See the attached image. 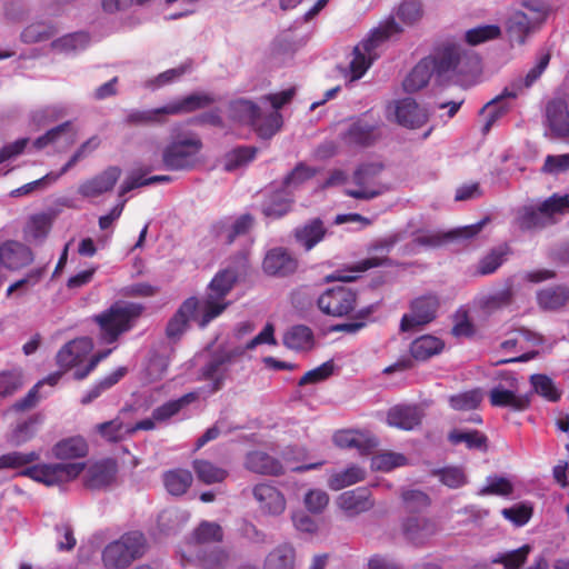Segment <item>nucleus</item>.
I'll list each match as a JSON object with an SVG mask.
<instances>
[{
	"instance_id": "f257e3e1",
	"label": "nucleus",
	"mask_w": 569,
	"mask_h": 569,
	"mask_svg": "<svg viewBox=\"0 0 569 569\" xmlns=\"http://www.w3.org/2000/svg\"><path fill=\"white\" fill-rule=\"evenodd\" d=\"M201 147L202 143L196 136L178 137L164 148L152 138L142 143L141 152L149 171L161 167L168 170H186L196 164Z\"/></svg>"
},
{
	"instance_id": "f03ea898",
	"label": "nucleus",
	"mask_w": 569,
	"mask_h": 569,
	"mask_svg": "<svg viewBox=\"0 0 569 569\" xmlns=\"http://www.w3.org/2000/svg\"><path fill=\"white\" fill-rule=\"evenodd\" d=\"M293 94L295 89L291 88L263 97L261 101L270 102L273 108L268 114H263L260 108L250 100H233L229 104V117L236 122L251 126L259 137L268 139L272 137L282 124V117L278 109L289 102Z\"/></svg>"
},
{
	"instance_id": "7ed1b4c3",
	"label": "nucleus",
	"mask_w": 569,
	"mask_h": 569,
	"mask_svg": "<svg viewBox=\"0 0 569 569\" xmlns=\"http://www.w3.org/2000/svg\"><path fill=\"white\" fill-rule=\"evenodd\" d=\"M402 31L403 28L393 17H389L381 21L378 27L370 30L352 50V58L349 62L350 80L356 81L361 79L379 58L381 44L399 36Z\"/></svg>"
},
{
	"instance_id": "20e7f679",
	"label": "nucleus",
	"mask_w": 569,
	"mask_h": 569,
	"mask_svg": "<svg viewBox=\"0 0 569 569\" xmlns=\"http://www.w3.org/2000/svg\"><path fill=\"white\" fill-rule=\"evenodd\" d=\"M431 59L436 76L441 80L463 82L476 76L480 68V59L475 51L453 42L443 44Z\"/></svg>"
},
{
	"instance_id": "39448f33",
	"label": "nucleus",
	"mask_w": 569,
	"mask_h": 569,
	"mask_svg": "<svg viewBox=\"0 0 569 569\" xmlns=\"http://www.w3.org/2000/svg\"><path fill=\"white\" fill-rule=\"evenodd\" d=\"M211 93L196 92L181 99L171 101L163 107L148 110H131L126 117V122L134 126L163 123L166 117L193 112L204 109L216 102Z\"/></svg>"
},
{
	"instance_id": "423d86ee",
	"label": "nucleus",
	"mask_w": 569,
	"mask_h": 569,
	"mask_svg": "<svg viewBox=\"0 0 569 569\" xmlns=\"http://www.w3.org/2000/svg\"><path fill=\"white\" fill-rule=\"evenodd\" d=\"M238 278L239 271L233 267L226 268L213 277L207 288L206 297L199 300L201 307L200 328L208 326L227 309L230 305L227 297Z\"/></svg>"
},
{
	"instance_id": "0eeeda50",
	"label": "nucleus",
	"mask_w": 569,
	"mask_h": 569,
	"mask_svg": "<svg viewBox=\"0 0 569 569\" xmlns=\"http://www.w3.org/2000/svg\"><path fill=\"white\" fill-rule=\"evenodd\" d=\"M93 343L90 338L82 337L66 343L57 353V365L63 369L69 370L77 368L74 378L81 380L86 378L101 361L111 353V349L99 352L92 356L88 361L87 357L92 351Z\"/></svg>"
},
{
	"instance_id": "6e6552de",
	"label": "nucleus",
	"mask_w": 569,
	"mask_h": 569,
	"mask_svg": "<svg viewBox=\"0 0 569 569\" xmlns=\"http://www.w3.org/2000/svg\"><path fill=\"white\" fill-rule=\"evenodd\" d=\"M141 312L142 307L139 305L117 302L94 316L93 319L100 329V340L103 343L116 342L119 336L132 328Z\"/></svg>"
},
{
	"instance_id": "1a4fd4ad",
	"label": "nucleus",
	"mask_w": 569,
	"mask_h": 569,
	"mask_svg": "<svg viewBox=\"0 0 569 569\" xmlns=\"http://www.w3.org/2000/svg\"><path fill=\"white\" fill-rule=\"evenodd\" d=\"M549 61L550 54H542L538 59L537 63L527 72L523 78L520 77L513 80L508 87L505 88L500 96L496 97L493 100L487 103L485 109L488 112V119L483 128L485 131H488L497 121V119H499L508 111L509 104L505 103V98L515 99L521 92H523V90L530 88L547 69Z\"/></svg>"
},
{
	"instance_id": "9d476101",
	"label": "nucleus",
	"mask_w": 569,
	"mask_h": 569,
	"mask_svg": "<svg viewBox=\"0 0 569 569\" xmlns=\"http://www.w3.org/2000/svg\"><path fill=\"white\" fill-rule=\"evenodd\" d=\"M244 349L240 346L232 348H219L214 350L199 370V380L208 381L206 389L208 395L221 390L229 377L230 367L234 360L243 356Z\"/></svg>"
},
{
	"instance_id": "9b49d317",
	"label": "nucleus",
	"mask_w": 569,
	"mask_h": 569,
	"mask_svg": "<svg viewBox=\"0 0 569 569\" xmlns=\"http://www.w3.org/2000/svg\"><path fill=\"white\" fill-rule=\"evenodd\" d=\"M144 549L143 535L138 531L128 532L106 546L102 552V561L108 569H121L140 558Z\"/></svg>"
},
{
	"instance_id": "f8f14e48",
	"label": "nucleus",
	"mask_w": 569,
	"mask_h": 569,
	"mask_svg": "<svg viewBox=\"0 0 569 569\" xmlns=\"http://www.w3.org/2000/svg\"><path fill=\"white\" fill-rule=\"evenodd\" d=\"M569 212L568 196L553 194L545 200L538 209L522 207L518 210L516 222L520 229L542 228L555 222V214Z\"/></svg>"
},
{
	"instance_id": "ddd939ff",
	"label": "nucleus",
	"mask_w": 569,
	"mask_h": 569,
	"mask_svg": "<svg viewBox=\"0 0 569 569\" xmlns=\"http://www.w3.org/2000/svg\"><path fill=\"white\" fill-rule=\"evenodd\" d=\"M84 467L83 462L39 463L26 467L18 475L51 487L74 480L84 470Z\"/></svg>"
},
{
	"instance_id": "4468645a",
	"label": "nucleus",
	"mask_w": 569,
	"mask_h": 569,
	"mask_svg": "<svg viewBox=\"0 0 569 569\" xmlns=\"http://www.w3.org/2000/svg\"><path fill=\"white\" fill-rule=\"evenodd\" d=\"M386 117L407 129H419L429 120L428 111L412 98L393 100L388 103Z\"/></svg>"
},
{
	"instance_id": "2eb2a0df",
	"label": "nucleus",
	"mask_w": 569,
	"mask_h": 569,
	"mask_svg": "<svg viewBox=\"0 0 569 569\" xmlns=\"http://www.w3.org/2000/svg\"><path fill=\"white\" fill-rule=\"evenodd\" d=\"M382 170L379 163H369L359 167L353 174V188H348L346 194L358 200H371L382 194L387 188L378 181Z\"/></svg>"
},
{
	"instance_id": "dca6fc26",
	"label": "nucleus",
	"mask_w": 569,
	"mask_h": 569,
	"mask_svg": "<svg viewBox=\"0 0 569 569\" xmlns=\"http://www.w3.org/2000/svg\"><path fill=\"white\" fill-rule=\"evenodd\" d=\"M319 309L332 317H343L352 312L357 306V293L347 286L327 289L318 298Z\"/></svg>"
},
{
	"instance_id": "f3484780",
	"label": "nucleus",
	"mask_w": 569,
	"mask_h": 569,
	"mask_svg": "<svg viewBox=\"0 0 569 569\" xmlns=\"http://www.w3.org/2000/svg\"><path fill=\"white\" fill-rule=\"evenodd\" d=\"M400 240L399 234H389L385 238L378 239L375 242H372L368 251L369 252H379L380 256H373L369 257L367 259H363L356 264L352 266L350 269V272L353 274L348 276H340L339 279L343 281H352L359 277L361 272H365L369 269L377 268L380 266L390 264V259L387 257V254L390 252V250L393 248V246Z\"/></svg>"
},
{
	"instance_id": "a211bd4d",
	"label": "nucleus",
	"mask_w": 569,
	"mask_h": 569,
	"mask_svg": "<svg viewBox=\"0 0 569 569\" xmlns=\"http://www.w3.org/2000/svg\"><path fill=\"white\" fill-rule=\"evenodd\" d=\"M519 383L513 376H507L495 386L489 393L490 403L495 407H508L513 410H523L528 407L527 397L518 395Z\"/></svg>"
},
{
	"instance_id": "6ab92c4d",
	"label": "nucleus",
	"mask_w": 569,
	"mask_h": 569,
	"mask_svg": "<svg viewBox=\"0 0 569 569\" xmlns=\"http://www.w3.org/2000/svg\"><path fill=\"white\" fill-rule=\"evenodd\" d=\"M540 27L541 18H528L522 10L510 13L505 22V30L511 47L523 46L529 36Z\"/></svg>"
},
{
	"instance_id": "aec40b11",
	"label": "nucleus",
	"mask_w": 569,
	"mask_h": 569,
	"mask_svg": "<svg viewBox=\"0 0 569 569\" xmlns=\"http://www.w3.org/2000/svg\"><path fill=\"white\" fill-rule=\"evenodd\" d=\"M122 170L117 166H110L100 173L82 181L78 187V193L86 199H94L107 192H110L118 180Z\"/></svg>"
},
{
	"instance_id": "412c9836",
	"label": "nucleus",
	"mask_w": 569,
	"mask_h": 569,
	"mask_svg": "<svg viewBox=\"0 0 569 569\" xmlns=\"http://www.w3.org/2000/svg\"><path fill=\"white\" fill-rule=\"evenodd\" d=\"M439 301L436 296H423L411 302L410 313L403 315L400 323L402 331H409L415 327L423 326L436 317Z\"/></svg>"
},
{
	"instance_id": "4be33fe9",
	"label": "nucleus",
	"mask_w": 569,
	"mask_h": 569,
	"mask_svg": "<svg viewBox=\"0 0 569 569\" xmlns=\"http://www.w3.org/2000/svg\"><path fill=\"white\" fill-rule=\"evenodd\" d=\"M77 140V132L71 122H63L48 130L32 142V148L42 150L52 147L57 152L68 150Z\"/></svg>"
},
{
	"instance_id": "5701e85b",
	"label": "nucleus",
	"mask_w": 569,
	"mask_h": 569,
	"mask_svg": "<svg viewBox=\"0 0 569 569\" xmlns=\"http://www.w3.org/2000/svg\"><path fill=\"white\" fill-rule=\"evenodd\" d=\"M182 557L198 569H224L229 563V553L221 547L186 550Z\"/></svg>"
},
{
	"instance_id": "b1692460",
	"label": "nucleus",
	"mask_w": 569,
	"mask_h": 569,
	"mask_svg": "<svg viewBox=\"0 0 569 569\" xmlns=\"http://www.w3.org/2000/svg\"><path fill=\"white\" fill-rule=\"evenodd\" d=\"M336 503L349 518L357 517L360 513L370 510L375 505L369 489L365 487L342 492L338 496Z\"/></svg>"
},
{
	"instance_id": "393cba45",
	"label": "nucleus",
	"mask_w": 569,
	"mask_h": 569,
	"mask_svg": "<svg viewBox=\"0 0 569 569\" xmlns=\"http://www.w3.org/2000/svg\"><path fill=\"white\" fill-rule=\"evenodd\" d=\"M201 307L199 299L191 297L188 298L167 326V335L170 338H176L182 335L190 321H194L200 327Z\"/></svg>"
},
{
	"instance_id": "a878e982",
	"label": "nucleus",
	"mask_w": 569,
	"mask_h": 569,
	"mask_svg": "<svg viewBox=\"0 0 569 569\" xmlns=\"http://www.w3.org/2000/svg\"><path fill=\"white\" fill-rule=\"evenodd\" d=\"M253 497L262 513L279 516L286 510V499L282 492L270 483H259L252 490Z\"/></svg>"
},
{
	"instance_id": "bb28decb",
	"label": "nucleus",
	"mask_w": 569,
	"mask_h": 569,
	"mask_svg": "<svg viewBox=\"0 0 569 569\" xmlns=\"http://www.w3.org/2000/svg\"><path fill=\"white\" fill-rule=\"evenodd\" d=\"M439 531L437 522L426 517H409L402 523L405 538L412 545L422 546Z\"/></svg>"
},
{
	"instance_id": "cd10ccee",
	"label": "nucleus",
	"mask_w": 569,
	"mask_h": 569,
	"mask_svg": "<svg viewBox=\"0 0 569 569\" xmlns=\"http://www.w3.org/2000/svg\"><path fill=\"white\" fill-rule=\"evenodd\" d=\"M118 466L113 459H103L91 463L84 475V485L90 489H100L111 485L117 477Z\"/></svg>"
},
{
	"instance_id": "c85d7f7f",
	"label": "nucleus",
	"mask_w": 569,
	"mask_h": 569,
	"mask_svg": "<svg viewBox=\"0 0 569 569\" xmlns=\"http://www.w3.org/2000/svg\"><path fill=\"white\" fill-rule=\"evenodd\" d=\"M546 119L552 137L565 138L569 136V111L562 99H553L548 102Z\"/></svg>"
},
{
	"instance_id": "c756f323",
	"label": "nucleus",
	"mask_w": 569,
	"mask_h": 569,
	"mask_svg": "<svg viewBox=\"0 0 569 569\" xmlns=\"http://www.w3.org/2000/svg\"><path fill=\"white\" fill-rule=\"evenodd\" d=\"M1 267L17 270L33 261L31 250L21 242L9 240L0 243Z\"/></svg>"
},
{
	"instance_id": "7c9ffc66",
	"label": "nucleus",
	"mask_w": 569,
	"mask_h": 569,
	"mask_svg": "<svg viewBox=\"0 0 569 569\" xmlns=\"http://www.w3.org/2000/svg\"><path fill=\"white\" fill-rule=\"evenodd\" d=\"M483 224H485V220H482L478 223H475V224H470V226H466L463 228L452 230L445 234H442L440 232H433V231L421 233L415 238L413 243L417 246H422V247H427V248H437V247H440L442 243H445L448 239L471 238L481 230Z\"/></svg>"
},
{
	"instance_id": "2f4dec72",
	"label": "nucleus",
	"mask_w": 569,
	"mask_h": 569,
	"mask_svg": "<svg viewBox=\"0 0 569 569\" xmlns=\"http://www.w3.org/2000/svg\"><path fill=\"white\" fill-rule=\"evenodd\" d=\"M380 137L379 126L366 120L352 123L342 136L343 142L352 147H367Z\"/></svg>"
},
{
	"instance_id": "473e14b6",
	"label": "nucleus",
	"mask_w": 569,
	"mask_h": 569,
	"mask_svg": "<svg viewBox=\"0 0 569 569\" xmlns=\"http://www.w3.org/2000/svg\"><path fill=\"white\" fill-rule=\"evenodd\" d=\"M433 73L436 74L435 61L431 57L423 58L405 78L402 82L403 90L412 93L423 89Z\"/></svg>"
},
{
	"instance_id": "72a5a7b5",
	"label": "nucleus",
	"mask_w": 569,
	"mask_h": 569,
	"mask_svg": "<svg viewBox=\"0 0 569 569\" xmlns=\"http://www.w3.org/2000/svg\"><path fill=\"white\" fill-rule=\"evenodd\" d=\"M252 223L253 218L250 214H242L234 220L228 218L217 222L213 231L222 242L231 243L237 237L247 233Z\"/></svg>"
},
{
	"instance_id": "f704fd0d",
	"label": "nucleus",
	"mask_w": 569,
	"mask_h": 569,
	"mask_svg": "<svg viewBox=\"0 0 569 569\" xmlns=\"http://www.w3.org/2000/svg\"><path fill=\"white\" fill-rule=\"evenodd\" d=\"M223 539V530L217 522L202 521L193 530L187 546V550L194 548H208V545L213 542H221Z\"/></svg>"
},
{
	"instance_id": "c9c22d12",
	"label": "nucleus",
	"mask_w": 569,
	"mask_h": 569,
	"mask_svg": "<svg viewBox=\"0 0 569 569\" xmlns=\"http://www.w3.org/2000/svg\"><path fill=\"white\" fill-rule=\"evenodd\" d=\"M297 262L281 248L270 250L263 260V270L271 276H286L293 272Z\"/></svg>"
},
{
	"instance_id": "e433bc0d",
	"label": "nucleus",
	"mask_w": 569,
	"mask_h": 569,
	"mask_svg": "<svg viewBox=\"0 0 569 569\" xmlns=\"http://www.w3.org/2000/svg\"><path fill=\"white\" fill-rule=\"evenodd\" d=\"M244 466L248 470L260 475L278 476L283 472L282 463L261 450L249 452Z\"/></svg>"
},
{
	"instance_id": "4c0bfd02",
	"label": "nucleus",
	"mask_w": 569,
	"mask_h": 569,
	"mask_svg": "<svg viewBox=\"0 0 569 569\" xmlns=\"http://www.w3.org/2000/svg\"><path fill=\"white\" fill-rule=\"evenodd\" d=\"M420 421L421 413L416 406H395L387 413V423L403 430H412Z\"/></svg>"
},
{
	"instance_id": "58836bf2",
	"label": "nucleus",
	"mask_w": 569,
	"mask_h": 569,
	"mask_svg": "<svg viewBox=\"0 0 569 569\" xmlns=\"http://www.w3.org/2000/svg\"><path fill=\"white\" fill-rule=\"evenodd\" d=\"M283 345L297 352L309 351L315 347L312 330L303 325L292 326L283 333Z\"/></svg>"
},
{
	"instance_id": "ea45409f",
	"label": "nucleus",
	"mask_w": 569,
	"mask_h": 569,
	"mask_svg": "<svg viewBox=\"0 0 569 569\" xmlns=\"http://www.w3.org/2000/svg\"><path fill=\"white\" fill-rule=\"evenodd\" d=\"M88 452V445L82 437H71L56 443L52 455L59 460H70L84 457Z\"/></svg>"
},
{
	"instance_id": "a19ab883",
	"label": "nucleus",
	"mask_w": 569,
	"mask_h": 569,
	"mask_svg": "<svg viewBox=\"0 0 569 569\" xmlns=\"http://www.w3.org/2000/svg\"><path fill=\"white\" fill-rule=\"evenodd\" d=\"M325 234L326 229L320 219H313L297 228L295 231L297 242L300 243L306 250H311L325 238Z\"/></svg>"
},
{
	"instance_id": "79ce46f5",
	"label": "nucleus",
	"mask_w": 569,
	"mask_h": 569,
	"mask_svg": "<svg viewBox=\"0 0 569 569\" xmlns=\"http://www.w3.org/2000/svg\"><path fill=\"white\" fill-rule=\"evenodd\" d=\"M502 36V28L497 24H478L465 31L463 40L470 47L495 41Z\"/></svg>"
},
{
	"instance_id": "37998d69",
	"label": "nucleus",
	"mask_w": 569,
	"mask_h": 569,
	"mask_svg": "<svg viewBox=\"0 0 569 569\" xmlns=\"http://www.w3.org/2000/svg\"><path fill=\"white\" fill-rule=\"evenodd\" d=\"M445 343L433 336H421L410 345V353L416 360H427L442 351Z\"/></svg>"
},
{
	"instance_id": "c03bdc74",
	"label": "nucleus",
	"mask_w": 569,
	"mask_h": 569,
	"mask_svg": "<svg viewBox=\"0 0 569 569\" xmlns=\"http://www.w3.org/2000/svg\"><path fill=\"white\" fill-rule=\"evenodd\" d=\"M198 398L199 392L192 391L183 395L179 399L167 401L152 411L153 419L159 423L166 422Z\"/></svg>"
},
{
	"instance_id": "a18cd8bd",
	"label": "nucleus",
	"mask_w": 569,
	"mask_h": 569,
	"mask_svg": "<svg viewBox=\"0 0 569 569\" xmlns=\"http://www.w3.org/2000/svg\"><path fill=\"white\" fill-rule=\"evenodd\" d=\"M296 552L288 543L280 545L266 557L263 569H293Z\"/></svg>"
},
{
	"instance_id": "49530a36",
	"label": "nucleus",
	"mask_w": 569,
	"mask_h": 569,
	"mask_svg": "<svg viewBox=\"0 0 569 569\" xmlns=\"http://www.w3.org/2000/svg\"><path fill=\"white\" fill-rule=\"evenodd\" d=\"M292 203L290 191L284 187L282 190L271 193L268 200L263 203L262 212L267 217L279 218L286 214Z\"/></svg>"
},
{
	"instance_id": "de8ad7c7",
	"label": "nucleus",
	"mask_w": 569,
	"mask_h": 569,
	"mask_svg": "<svg viewBox=\"0 0 569 569\" xmlns=\"http://www.w3.org/2000/svg\"><path fill=\"white\" fill-rule=\"evenodd\" d=\"M192 466L197 478L206 485L222 482L229 475L227 469L209 460H194Z\"/></svg>"
},
{
	"instance_id": "09e8293b",
	"label": "nucleus",
	"mask_w": 569,
	"mask_h": 569,
	"mask_svg": "<svg viewBox=\"0 0 569 569\" xmlns=\"http://www.w3.org/2000/svg\"><path fill=\"white\" fill-rule=\"evenodd\" d=\"M366 477V471L358 466H350L345 470L333 472L328 479L330 489L338 491L346 487L356 485L362 481Z\"/></svg>"
},
{
	"instance_id": "8fccbe9b",
	"label": "nucleus",
	"mask_w": 569,
	"mask_h": 569,
	"mask_svg": "<svg viewBox=\"0 0 569 569\" xmlns=\"http://www.w3.org/2000/svg\"><path fill=\"white\" fill-rule=\"evenodd\" d=\"M166 489L173 496L183 495L192 483V475L188 470L168 471L163 477Z\"/></svg>"
},
{
	"instance_id": "3c124183",
	"label": "nucleus",
	"mask_w": 569,
	"mask_h": 569,
	"mask_svg": "<svg viewBox=\"0 0 569 569\" xmlns=\"http://www.w3.org/2000/svg\"><path fill=\"white\" fill-rule=\"evenodd\" d=\"M57 33V28L46 21L29 24L21 33V40L26 43L47 41Z\"/></svg>"
},
{
	"instance_id": "603ef678",
	"label": "nucleus",
	"mask_w": 569,
	"mask_h": 569,
	"mask_svg": "<svg viewBox=\"0 0 569 569\" xmlns=\"http://www.w3.org/2000/svg\"><path fill=\"white\" fill-rule=\"evenodd\" d=\"M89 36L84 32H74L63 36L52 42V48L61 53H73L83 50L89 44Z\"/></svg>"
},
{
	"instance_id": "864d4df0",
	"label": "nucleus",
	"mask_w": 569,
	"mask_h": 569,
	"mask_svg": "<svg viewBox=\"0 0 569 569\" xmlns=\"http://www.w3.org/2000/svg\"><path fill=\"white\" fill-rule=\"evenodd\" d=\"M171 181V178L169 176H153L150 178H144L143 173H140L137 170L131 171L127 178L123 180L119 188V198L124 197L126 193L130 192L131 190L149 186L156 182H169Z\"/></svg>"
},
{
	"instance_id": "5fc2aeb1",
	"label": "nucleus",
	"mask_w": 569,
	"mask_h": 569,
	"mask_svg": "<svg viewBox=\"0 0 569 569\" xmlns=\"http://www.w3.org/2000/svg\"><path fill=\"white\" fill-rule=\"evenodd\" d=\"M512 291L509 287L479 297L476 302L486 312H493L511 301Z\"/></svg>"
},
{
	"instance_id": "6e6d98bb",
	"label": "nucleus",
	"mask_w": 569,
	"mask_h": 569,
	"mask_svg": "<svg viewBox=\"0 0 569 569\" xmlns=\"http://www.w3.org/2000/svg\"><path fill=\"white\" fill-rule=\"evenodd\" d=\"M532 547L530 545H523L522 547L501 552L497 555L493 559V563H501L503 569H520L521 566L527 561L529 553L531 552Z\"/></svg>"
},
{
	"instance_id": "4d7b16f0",
	"label": "nucleus",
	"mask_w": 569,
	"mask_h": 569,
	"mask_svg": "<svg viewBox=\"0 0 569 569\" xmlns=\"http://www.w3.org/2000/svg\"><path fill=\"white\" fill-rule=\"evenodd\" d=\"M96 431L102 439L110 442H118L130 436L129 425L123 423L119 418L97 425Z\"/></svg>"
},
{
	"instance_id": "13d9d810",
	"label": "nucleus",
	"mask_w": 569,
	"mask_h": 569,
	"mask_svg": "<svg viewBox=\"0 0 569 569\" xmlns=\"http://www.w3.org/2000/svg\"><path fill=\"white\" fill-rule=\"evenodd\" d=\"M453 445L465 443L469 449H486L487 437L478 430H453L449 433Z\"/></svg>"
},
{
	"instance_id": "bf43d9fd",
	"label": "nucleus",
	"mask_w": 569,
	"mask_h": 569,
	"mask_svg": "<svg viewBox=\"0 0 569 569\" xmlns=\"http://www.w3.org/2000/svg\"><path fill=\"white\" fill-rule=\"evenodd\" d=\"M569 293L566 288H548L538 292V303L543 309H558L566 305Z\"/></svg>"
},
{
	"instance_id": "052dcab7",
	"label": "nucleus",
	"mask_w": 569,
	"mask_h": 569,
	"mask_svg": "<svg viewBox=\"0 0 569 569\" xmlns=\"http://www.w3.org/2000/svg\"><path fill=\"white\" fill-rule=\"evenodd\" d=\"M333 442L340 448H356L365 450L369 447L370 441L366 436L357 430H340L333 435Z\"/></svg>"
},
{
	"instance_id": "680f3d73",
	"label": "nucleus",
	"mask_w": 569,
	"mask_h": 569,
	"mask_svg": "<svg viewBox=\"0 0 569 569\" xmlns=\"http://www.w3.org/2000/svg\"><path fill=\"white\" fill-rule=\"evenodd\" d=\"M482 399V391L480 389H472L451 396L449 398V403L455 410L468 411L478 408Z\"/></svg>"
},
{
	"instance_id": "e2e57ef3",
	"label": "nucleus",
	"mask_w": 569,
	"mask_h": 569,
	"mask_svg": "<svg viewBox=\"0 0 569 569\" xmlns=\"http://www.w3.org/2000/svg\"><path fill=\"white\" fill-rule=\"evenodd\" d=\"M40 459L37 451L20 452L11 451L0 456V470L2 469H19L26 467Z\"/></svg>"
},
{
	"instance_id": "0e129e2a",
	"label": "nucleus",
	"mask_w": 569,
	"mask_h": 569,
	"mask_svg": "<svg viewBox=\"0 0 569 569\" xmlns=\"http://www.w3.org/2000/svg\"><path fill=\"white\" fill-rule=\"evenodd\" d=\"M532 513L533 508L529 502H519L501 510L502 517L516 527H522L528 523Z\"/></svg>"
},
{
	"instance_id": "69168bd1",
	"label": "nucleus",
	"mask_w": 569,
	"mask_h": 569,
	"mask_svg": "<svg viewBox=\"0 0 569 569\" xmlns=\"http://www.w3.org/2000/svg\"><path fill=\"white\" fill-rule=\"evenodd\" d=\"M513 486L508 478L499 477V476H489L486 481V486H483L479 490L480 496L496 495L508 497L512 493Z\"/></svg>"
},
{
	"instance_id": "338daca9",
	"label": "nucleus",
	"mask_w": 569,
	"mask_h": 569,
	"mask_svg": "<svg viewBox=\"0 0 569 569\" xmlns=\"http://www.w3.org/2000/svg\"><path fill=\"white\" fill-rule=\"evenodd\" d=\"M422 7L417 0H405L397 9V17L405 26H413L422 18Z\"/></svg>"
},
{
	"instance_id": "774afa93",
	"label": "nucleus",
	"mask_w": 569,
	"mask_h": 569,
	"mask_svg": "<svg viewBox=\"0 0 569 569\" xmlns=\"http://www.w3.org/2000/svg\"><path fill=\"white\" fill-rule=\"evenodd\" d=\"M50 227L51 219L49 216L44 213L32 216L26 229L27 237L40 241L47 237Z\"/></svg>"
}]
</instances>
